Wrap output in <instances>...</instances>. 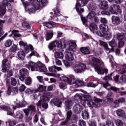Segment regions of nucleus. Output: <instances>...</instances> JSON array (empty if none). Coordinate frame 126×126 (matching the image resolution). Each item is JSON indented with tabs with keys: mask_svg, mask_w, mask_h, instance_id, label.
<instances>
[{
	"mask_svg": "<svg viewBox=\"0 0 126 126\" xmlns=\"http://www.w3.org/2000/svg\"><path fill=\"white\" fill-rule=\"evenodd\" d=\"M71 115H72V111L71 110L68 111L66 113V119L69 121L71 118Z\"/></svg>",
	"mask_w": 126,
	"mask_h": 126,
	"instance_id": "obj_58",
	"label": "nucleus"
},
{
	"mask_svg": "<svg viewBox=\"0 0 126 126\" xmlns=\"http://www.w3.org/2000/svg\"><path fill=\"white\" fill-rule=\"evenodd\" d=\"M110 90H112V91H114V92H117L119 94L120 96H125V95H126V91L123 92V91L125 90L124 89V88H117L116 87L113 86L109 88Z\"/></svg>",
	"mask_w": 126,
	"mask_h": 126,
	"instance_id": "obj_10",
	"label": "nucleus"
},
{
	"mask_svg": "<svg viewBox=\"0 0 126 126\" xmlns=\"http://www.w3.org/2000/svg\"><path fill=\"white\" fill-rule=\"evenodd\" d=\"M82 98L83 95L78 94H76L74 96L75 100H77V101H78V100H82Z\"/></svg>",
	"mask_w": 126,
	"mask_h": 126,
	"instance_id": "obj_57",
	"label": "nucleus"
},
{
	"mask_svg": "<svg viewBox=\"0 0 126 126\" xmlns=\"http://www.w3.org/2000/svg\"><path fill=\"white\" fill-rule=\"evenodd\" d=\"M100 22L104 25H107L108 24V21H107V19L105 18H101L100 19Z\"/></svg>",
	"mask_w": 126,
	"mask_h": 126,
	"instance_id": "obj_62",
	"label": "nucleus"
},
{
	"mask_svg": "<svg viewBox=\"0 0 126 126\" xmlns=\"http://www.w3.org/2000/svg\"><path fill=\"white\" fill-rule=\"evenodd\" d=\"M73 69L76 73H81L86 69V65L84 63H79L74 65Z\"/></svg>",
	"mask_w": 126,
	"mask_h": 126,
	"instance_id": "obj_6",
	"label": "nucleus"
},
{
	"mask_svg": "<svg viewBox=\"0 0 126 126\" xmlns=\"http://www.w3.org/2000/svg\"><path fill=\"white\" fill-rule=\"evenodd\" d=\"M78 124L79 126H86V122L83 120H80Z\"/></svg>",
	"mask_w": 126,
	"mask_h": 126,
	"instance_id": "obj_59",
	"label": "nucleus"
},
{
	"mask_svg": "<svg viewBox=\"0 0 126 126\" xmlns=\"http://www.w3.org/2000/svg\"><path fill=\"white\" fill-rule=\"evenodd\" d=\"M81 1V3L77 2L75 5V8L76 9V11L78 12V14L80 15L81 16V19L83 22V24L84 25H86L87 26V20L86 19V18L83 17V15H82V13L84 12V9L81 8V6L83 7V6H85L86 4L88 3V2L89 1V0H80Z\"/></svg>",
	"mask_w": 126,
	"mask_h": 126,
	"instance_id": "obj_2",
	"label": "nucleus"
},
{
	"mask_svg": "<svg viewBox=\"0 0 126 126\" xmlns=\"http://www.w3.org/2000/svg\"><path fill=\"white\" fill-rule=\"evenodd\" d=\"M64 106L65 110L69 111L72 108V106H73V102L70 99H66L64 101Z\"/></svg>",
	"mask_w": 126,
	"mask_h": 126,
	"instance_id": "obj_18",
	"label": "nucleus"
},
{
	"mask_svg": "<svg viewBox=\"0 0 126 126\" xmlns=\"http://www.w3.org/2000/svg\"><path fill=\"white\" fill-rule=\"evenodd\" d=\"M99 29L102 31L103 34L108 31L109 28L108 25L104 24H101L99 25Z\"/></svg>",
	"mask_w": 126,
	"mask_h": 126,
	"instance_id": "obj_36",
	"label": "nucleus"
},
{
	"mask_svg": "<svg viewBox=\"0 0 126 126\" xmlns=\"http://www.w3.org/2000/svg\"><path fill=\"white\" fill-rule=\"evenodd\" d=\"M16 84H17V80L14 77L11 78V85L12 86H16Z\"/></svg>",
	"mask_w": 126,
	"mask_h": 126,
	"instance_id": "obj_52",
	"label": "nucleus"
},
{
	"mask_svg": "<svg viewBox=\"0 0 126 126\" xmlns=\"http://www.w3.org/2000/svg\"><path fill=\"white\" fill-rule=\"evenodd\" d=\"M12 45V41L10 39H8L4 43V46L5 47H10Z\"/></svg>",
	"mask_w": 126,
	"mask_h": 126,
	"instance_id": "obj_54",
	"label": "nucleus"
},
{
	"mask_svg": "<svg viewBox=\"0 0 126 126\" xmlns=\"http://www.w3.org/2000/svg\"><path fill=\"white\" fill-rule=\"evenodd\" d=\"M116 114L119 117H123L125 116L126 112L124 110L119 109L116 111Z\"/></svg>",
	"mask_w": 126,
	"mask_h": 126,
	"instance_id": "obj_44",
	"label": "nucleus"
},
{
	"mask_svg": "<svg viewBox=\"0 0 126 126\" xmlns=\"http://www.w3.org/2000/svg\"><path fill=\"white\" fill-rule=\"evenodd\" d=\"M25 80V83L27 85H31L32 83V79L30 77H26Z\"/></svg>",
	"mask_w": 126,
	"mask_h": 126,
	"instance_id": "obj_48",
	"label": "nucleus"
},
{
	"mask_svg": "<svg viewBox=\"0 0 126 126\" xmlns=\"http://www.w3.org/2000/svg\"><path fill=\"white\" fill-rule=\"evenodd\" d=\"M5 23V21L0 20V37H1L3 34H4V32L2 30L3 26H2L4 23Z\"/></svg>",
	"mask_w": 126,
	"mask_h": 126,
	"instance_id": "obj_43",
	"label": "nucleus"
},
{
	"mask_svg": "<svg viewBox=\"0 0 126 126\" xmlns=\"http://www.w3.org/2000/svg\"><path fill=\"white\" fill-rule=\"evenodd\" d=\"M112 76H113L114 78V80L115 81H116V82H119V79H120V75H116L115 76V72H112L109 75L106 76L104 78V80H112L113 79H112Z\"/></svg>",
	"mask_w": 126,
	"mask_h": 126,
	"instance_id": "obj_14",
	"label": "nucleus"
},
{
	"mask_svg": "<svg viewBox=\"0 0 126 126\" xmlns=\"http://www.w3.org/2000/svg\"><path fill=\"white\" fill-rule=\"evenodd\" d=\"M82 117L84 120H88L90 118L89 112L87 110H83L82 112Z\"/></svg>",
	"mask_w": 126,
	"mask_h": 126,
	"instance_id": "obj_32",
	"label": "nucleus"
},
{
	"mask_svg": "<svg viewBox=\"0 0 126 126\" xmlns=\"http://www.w3.org/2000/svg\"><path fill=\"white\" fill-rule=\"evenodd\" d=\"M19 44L20 46H21V47H24V50L25 51L26 53H29L30 49L29 48V46H28L27 43L23 42V41H20L19 42Z\"/></svg>",
	"mask_w": 126,
	"mask_h": 126,
	"instance_id": "obj_26",
	"label": "nucleus"
},
{
	"mask_svg": "<svg viewBox=\"0 0 126 126\" xmlns=\"http://www.w3.org/2000/svg\"><path fill=\"white\" fill-rule=\"evenodd\" d=\"M43 25H44V26H45L47 28L51 29L54 28V26L56 25V23L54 22H44L43 23Z\"/></svg>",
	"mask_w": 126,
	"mask_h": 126,
	"instance_id": "obj_30",
	"label": "nucleus"
},
{
	"mask_svg": "<svg viewBox=\"0 0 126 126\" xmlns=\"http://www.w3.org/2000/svg\"><path fill=\"white\" fill-rule=\"evenodd\" d=\"M24 117V115H23V112L20 110L17 111L16 114H14V118H15V119H19L20 120L23 119Z\"/></svg>",
	"mask_w": 126,
	"mask_h": 126,
	"instance_id": "obj_31",
	"label": "nucleus"
},
{
	"mask_svg": "<svg viewBox=\"0 0 126 126\" xmlns=\"http://www.w3.org/2000/svg\"><path fill=\"white\" fill-rule=\"evenodd\" d=\"M60 76V79L62 81H65L67 82L68 84H71V80H70L69 78L65 77L64 75H59Z\"/></svg>",
	"mask_w": 126,
	"mask_h": 126,
	"instance_id": "obj_35",
	"label": "nucleus"
},
{
	"mask_svg": "<svg viewBox=\"0 0 126 126\" xmlns=\"http://www.w3.org/2000/svg\"><path fill=\"white\" fill-rule=\"evenodd\" d=\"M54 36V32H47L45 35V37L46 41H49Z\"/></svg>",
	"mask_w": 126,
	"mask_h": 126,
	"instance_id": "obj_38",
	"label": "nucleus"
},
{
	"mask_svg": "<svg viewBox=\"0 0 126 126\" xmlns=\"http://www.w3.org/2000/svg\"><path fill=\"white\" fill-rule=\"evenodd\" d=\"M104 102H106L107 104H111L114 102V98L113 97H106L104 100Z\"/></svg>",
	"mask_w": 126,
	"mask_h": 126,
	"instance_id": "obj_55",
	"label": "nucleus"
},
{
	"mask_svg": "<svg viewBox=\"0 0 126 126\" xmlns=\"http://www.w3.org/2000/svg\"><path fill=\"white\" fill-rule=\"evenodd\" d=\"M117 38L118 40H123L125 39V34L122 33H118L116 35Z\"/></svg>",
	"mask_w": 126,
	"mask_h": 126,
	"instance_id": "obj_56",
	"label": "nucleus"
},
{
	"mask_svg": "<svg viewBox=\"0 0 126 126\" xmlns=\"http://www.w3.org/2000/svg\"><path fill=\"white\" fill-rule=\"evenodd\" d=\"M77 120H78V117H77V115H73L71 116V118L69 120V124L76 123Z\"/></svg>",
	"mask_w": 126,
	"mask_h": 126,
	"instance_id": "obj_42",
	"label": "nucleus"
},
{
	"mask_svg": "<svg viewBox=\"0 0 126 126\" xmlns=\"http://www.w3.org/2000/svg\"><path fill=\"white\" fill-rule=\"evenodd\" d=\"M67 54L65 55V59L69 62H71L73 60H74L73 58V53L66 52Z\"/></svg>",
	"mask_w": 126,
	"mask_h": 126,
	"instance_id": "obj_34",
	"label": "nucleus"
},
{
	"mask_svg": "<svg viewBox=\"0 0 126 126\" xmlns=\"http://www.w3.org/2000/svg\"><path fill=\"white\" fill-rule=\"evenodd\" d=\"M50 103L55 105V106H57L58 108H61V105L62 104V101L57 97L53 98L51 99Z\"/></svg>",
	"mask_w": 126,
	"mask_h": 126,
	"instance_id": "obj_21",
	"label": "nucleus"
},
{
	"mask_svg": "<svg viewBox=\"0 0 126 126\" xmlns=\"http://www.w3.org/2000/svg\"><path fill=\"white\" fill-rule=\"evenodd\" d=\"M114 122L111 120H107L105 123H100L99 126H114Z\"/></svg>",
	"mask_w": 126,
	"mask_h": 126,
	"instance_id": "obj_33",
	"label": "nucleus"
},
{
	"mask_svg": "<svg viewBox=\"0 0 126 126\" xmlns=\"http://www.w3.org/2000/svg\"><path fill=\"white\" fill-rule=\"evenodd\" d=\"M18 57L20 59V60H22L23 61L25 58V53H24V51H20L18 52Z\"/></svg>",
	"mask_w": 126,
	"mask_h": 126,
	"instance_id": "obj_46",
	"label": "nucleus"
},
{
	"mask_svg": "<svg viewBox=\"0 0 126 126\" xmlns=\"http://www.w3.org/2000/svg\"><path fill=\"white\" fill-rule=\"evenodd\" d=\"M50 72L51 73H57V71H60V70H63V69L61 68V67H58L56 66H50L48 68Z\"/></svg>",
	"mask_w": 126,
	"mask_h": 126,
	"instance_id": "obj_25",
	"label": "nucleus"
},
{
	"mask_svg": "<svg viewBox=\"0 0 126 126\" xmlns=\"http://www.w3.org/2000/svg\"><path fill=\"white\" fill-rule=\"evenodd\" d=\"M120 80H122L123 83H126V75L125 74H123L120 78Z\"/></svg>",
	"mask_w": 126,
	"mask_h": 126,
	"instance_id": "obj_60",
	"label": "nucleus"
},
{
	"mask_svg": "<svg viewBox=\"0 0 126 126\" xmlns=\"http://www.w3.org/2000/svg\"><path fill=\"white\" fill-rule=\"evenodd\" d=\"M89 63L92 67H94L95 70H97L98 74L108 73V69L104 68V66H105L104 62L100 59L96 57H92V60L89 61Z\"/></svg>",
	"mask_w": 126,
	"mask_h": 126,
	"instance_id": "obj_1",
	"label": "nucleus"
},
{
	"mask_svg": "<svg viewBox=\"0 0 126 126\" xmlns=\"http://www.w3.org/2000/svg\"><path fill=\"white\" fill-rule=\"evenodd\" d=\"M23 112L26 117H28L29 114L32 115L33 113H36V106L33 104H31L28 107L27 109H24Z\"/></svg>",
	"mask_w": 126,
	"mask_h": 126,
	"instance_id": "obj_8",
	"label": "nucleus"
},
{
	"mask_svg": "<svg viewBox=\"0 0 126 126\" xmlns=\"http://www.w3.org/2000/svg\"><path fill=\"white\" fill-rule=\"evenodd\" d=\"M14 103L16 105H12L13 109L14 110H15L17 108H22L23 107H25L26 105H28V103H27V102L25 100H23L21 103L16 102H15Z\"/></svg>",
	"mask_w": 126,
	"mask_h": 126,
	"instance_id": "obj_20",
	"label": "nucleus"
},
{
	"mask_svg": "<svg viewBox=\"0 0 126 126\" xmlns=\"http://www.w3.org/2000/svg\"><path fill=\"white\" fill-rule=\"evenodd\" d=\"M3 59L2 61V72H6L10 68V61L3 55Z\"/></svg>",
	"mask_w": 126,
	"mask_h": 126,
	"instance_id": "obj_5",
	"label": "nucleus"
},
{
	"mask_svg": "<svg viewBox=\"0 0 126 126\" xmlns=\"http://www.w3.org/2000/svg\"><path fill=\"white\" fill-rule=\"evenodd\" d=\"M82 100L87 101V104L88 107L93 108H99L101 106L102 103V99L94 97V100H91V96L89 95H83Z\"/></svg>",
	"mask_w": 126,
	"mask_h": 126,
	"instance_id": "obj_3",
	"label": "nucleus"
},
{
	"mask_svg": "<svg viewBox=\"0 0 126 126\" xmlns=\"http://www.w3.org/2000/svg\"><path fill=\"white\" fill-rule=\"evenodd\" d=\"M99 7L101 9H108L109 8V4H108V1L105 0L101 2Z\"/></svg>",
	"mask_w": 126,
	"mask_h": 126,
	"instance_id": "obj_37",
	"label": "nucleus"
},
{
	"mask_svg": "<svg viewBox=\"0 0 126 126\" xmlns=\"http://www.w3.org/2000/svg\"><path fill=\"white\" fill-rule=\"evenodd\" d=\"M88 87H96V86H97L98 83H95V82H90L87 84Z\"/></svg>",
	"mask_w": 126,
	"mask_h": 126,
	"instance_id": "obj_53",
	"label": "nucleus"
},
{
	"mask_svg": "<svg viewBox=\"0 0 126 126\" xmlns=\"http://www.w3.org/2000/svg\"><path fill=\"white\" fill-rule=\"evenodd\" d=\"M19 79L21 81H24L26 78V75L28 74V70L26 68H22L19 71Z\"/></svg>",
	"mask_w": 126,
	"mask_h": 126,
	"instance_id": "obj_11",
	"label": "nucleus"
},
{
	"mask_svg": "<svg viewBox=\"0 0 126 126\" xmlns=\"http://www.w3.org/2000/svg\"><path fill=\"white\" fill-rule=\"evenodd\" d=\"M99 45H100V46H102L106 51H110V48H109L108 44L106 42L99 40Z\"/></svg>",
	"mask_w": 126,
	"mask_h": 126,
	"instance_id": "obj_41",
	"label": "nucleus"
},
{
	"mask_svg": "<svg viewBox=\"0 0 126 126\" xmlns=\"http://www.w3.org/2000/svg\"><path fill=\"white\" fill-rule=\"evenodd\" d=\"M109 45L110 46V47H112L113 48H115L118 46V44H117L116 40H115V39H113L111 41H109Z\"/></svg>",
	"mask_w": 126,
	"mask_h": 126,
	"instance_id": "obj_50",
	"label": "nucleus"
},
{
	"mask_svg": "<svg viewBox=\"0 0 126 126\" xmlns=\"http://www.w3.org/2000/svg\"><path fill=\"white\" fill-rule=\"evenodd\" d=\"M19 31L14 30L11 32V34L9 35V37H13V38H19L21 37V34H19Z\"/></svg>",
	"mask_w": 126,
	"mask_h": 126,
	"instance_id": "obj_28",
	"label": "nucleus"
},
{
	"mask_svg": "<svg viewBox=\"0 0 126 126\" xmlns=\"http://www.w3.org/2000/svg\"><path fill=\"white\" fill-rule=\"evenodd\" d=\"M118 10H120V6L115 4L111 5L110 9H109L110 14H116V13L118 12Z\"/></svg>",
	"mask_w": 126,
	"mask_h": 126,
	"instance_id": "obj_15",
	"label": "nucleus"
},
{
	"mask_svg": "<svg viewBox=\"0 0 126 126\" xmlns=\"http://www.w3.org/2000/svg\"><path fill=\"white\" fill-rule=\"evenodd\" d=\"M48 101H49V97L46 96V94H44L41 99H40L38 102L36 103L37 110L38 107L41 108V107H42V103H47Z\"/></svg>",
	"mask_w": 126,
	"mask_h": 126,
	"instance_id": "obj_13",
	"label": "nucleus"
},
{
	"mask_svg": "<svg viewBox=\"0 0 126 126\" xmlns=\"http://www.w3.org/2000/svg\"><path fill=\"white\" fill-rule=\"evenodd\" d=\"M103 35L104 37H106L107 40H110L112 37V32L110 31L105 32L103 33Z\"/></svg>",
	"mask_w": 126,
	"mask_h": 126,
	"instance_id": "obj_45",
	"label": "nucleus"
},
{
	"mask_svg": "<svg viewBox=\"0 0 126 126\" xmlns=\"http://www.w3.org/2000/svg\"><path fill=\"white\" fill-rule=\"evenodd\" d=\"M0 109L3 110V111H6L7 115L8 116H11V117H13L14 118V113L11 112V108L10 107H8L6 105H3L0 106Z\"/></svg>",
	"mask_w": 126,
	"mask_h": 126,
	"instance_id": "obj_17",
	"label": "nucleus"
},
{
	"mask_svg": "<svg viewBox=\"0 0 126 126\" xmlns=\"http://www.w3.org/2000/svg\"><path fill=\"white\" fill-rule=\"evenodd\" d=\"M90 11L91 12L87 15V18H89V19H91V18H93L94 17H95V15H96V12L93 11Z\"/></svg>",
	"mask_w": 126,
	"mask_h": 126,
	"instance_id": "obj_49",
	"label": "nucleus"
},
{
	"mask_svg": "<svg viewBox=\"0 0 126 126\" xmlns=\"http://www.w3.org/2000/svg\"><path fill=\"white\" fill-rule=\"evenodd\" d=\"M40 62H38L35 63L32 61H30L28 64L26 65V67H28V68H30L31 67L32 71H37L38 70Z\"/></svg>",
	"mask_w": 126,
	"mask_h": 126,
	"instance_id": "obj_7",
	"label": "nucleus"
},
{
	"mask_svg": "<svg viewBox=\"0 0 126 126\" xmlns=\"http://www.w3.org/2000/svg\"><path fill=\"white\" fill-rule=\"evenodd\" d=\"M76 51V43L74 42H72L69 47L67 48L66 53H74Z\"/></svg>",
	"mask_w": 126,
	"mask_h": 126,
	"instance_id": "obj_19",
	"label": "nucleus"
},
{
	"mask_svg": "<svg viewBox=\"0 0 126 126\" xmlns=\"http://www.w3.org/2000/svg\"><path fill=\"white\" fill-rule=\"evenodd\" d=\"M117 71H118V73L120 74H125L126 73V71L125 69H123V68H121L120 69H117Z\"/></svg>",
	"mask_w": 126,
	"mask_h": 126,
	"instance_id": "obj_63",
	"label": "nucleus"
},
{
	"mask_svg": "<svg viewBox=\"0 0 126 126\" xmlns=\"http://www.w3.org/2000/svg\"><path fill=\"white\" fill-rule=\"evenodd\" d=\"M111 20L112 24L115 26H117L121 24V19L118 16H112Z\"/></svg>",
	"mask_w": 126,
	"mask_h": 126,
	"instance_id": "obj_22",
	"label": "nucleus"
},
{
	"mask_svg": "<svg viewBox=\"0 0 126 126\" xmlns=\"http://www.w3.org/2000/svg\"><path fill=\"white\" fill-rule=\"evenodd\" d=\"M115 124L117 126H124L126 125L123 121L120 119L115 120Z\"/></svg>",
	"mask_w": 126,
	"mask_h": 126,
	"instance_id": "obj_47",
	"label": "nucleus"
},
{
	"mask_svg": "<svg viewBox=\"0 0 126 126\" xmlns=\"http://www.w3.org/2000/svg\"><path fill=\"white\" fill-rule=\"evenodd\" d=\"M73 112L74 114H80L83 108H82V106H81L79 104H75L72 108Z\"/></svg>",
	"mask_w": 126,
	"mask_h": 126,
	"instance_id": "obj_12",
	"label": "nucleus"
},
{
	"mask_svg": "<svg viewBox=\"0 0 126 126\" xmlns=\"http://www.w3.org/2000/svg\"><path fill=\"white\" fill-rule=\"evenodd\" d=\"M46 3L47 1L46 0H42L40 1L38 0L34 5L35 9L33 8L29 9V13L30 14H31V13H35V11H36V10H38L39 9H41V8H43V7L45 6Z\"/></svg>",
	"mask_w": 126,
	"mask_h": 126,
	"instance_id": "obj_4",
	"label": "nucleus"
},
{
	"mask_svg": "<svg viewBox=\"0 0 126 126\" xmlns=\"http://www.w3.org/2000/svg\"><path fill=\"white\" fill-rule=\"evenodd\" d=\"M101 14H102V15H109V16H110L111 15V13H110L109 10H108V11H106V10H103V11H101Z\"/></svg>",
	"mask_w": 126,
	"mask_h": 126,
	"instance_id": "obj_61",
	"label": "nucleus"
},
{
	"mask_svg": "<svg viewBox=\"0 0 126 126\" xmlns=\"http://www.w3.org/2000/svg\"><path fill=\"white\" fill-rule=\"evenodd\" d=\"M38 70L41 72H47V71H48V69H47L45 64L40 62L38 66Z\"/></svg>",
	"mask_w": 126,
	"mask_h": 126,
	"instance_id": "obj_29",
	"label": "nucleus"
},
{
	"mask_svg": "<svg viewBox=\"0 0 126 126\" xmlns=\"http://www.w3.org/2000/svg\"><path fill=\"white\" fill-rule=\"evenodd\" d=\"M8 4L7 0H3V2H0V16L2 17L6 12V5Z\"/></svg>",
	"mask_w": 126,
	"mask_h": 126,
	"instance_id": "obj_9",
	"label": "nucleus"
},
{
	"mask_svg": "<svg viewBox=\"0 0 126 126\" xmlns=\"http://www.w3.org/2000/svg\"><path fill=\"white\" fill-rule=\"evenodd\" d=\"M76 87H80L81 86H84V82L80 80H75L74 82Z\"/></svg>",
	"mask_w": 126,
	"mask_h": 126,
	"instance_id": "obj_39",
	"label": "nucleus"
},
{
	"mask_svg": "<svg viewBox=\"0 0 126 126\" xmlns=\"http://www.w3.org/2000/svg\"><path fill=\"white\" fill-rule=\"evenodd\" d=\"M55 57L56 59L63 60V53L61 52H56L55 53Z\"/></svg>",
	"mask_w": 126,
	"mask_h": 126,
	"instance_id": "obj_40",
	"label": "nucleus"
},
{
	"mask_svg": "<svg viewBox=\"0 0 126 126\" xmlns=\"http://www.w3.org/2000/svg\"><path fill=\"white\" fill-rule=\"evenodd\" d=\"M88 9L89 11H94L97 12V11H98L97 4L93 1L90 2L88 5Z\"/></svg>",
	"mask_w": 126,
	"mask_h": 126,
	"instance_id": "obj_16",
	"label": "nucleus"
},
{
	"mask_svg": "<svg viewBox=\"0 0 126 126\" xmlns=\"http://www.w3.org/2000/svg\"><path fill=\"white\" fill-rule=\"evenodd\" d=\"M86 24L87 26L84 25L85 26H86V27H89V29L91 30V31H92V32H93V33H95L96 31L98 30V27L95 23H91L90 26H88L87 20Z\"/></svg>",
	"mask_w": 126,
	"mask_h": 126,
	"instance_id": "obj_23",
	"label": "nucleus"
},
{
	"mask_svg": "<svg viewBox=\"0 0 126 126\" xmlns=\"http://www.w3.org/2000/svg\"><path fill=\"white\" fill-rule=\"evenodd\" d=\"M8 124L10 126H15V125H16V122H15L14 120H9L8 121Z\"/></svg>",
	"mask_w": 126,
	"mask_h": 126,
	"instance_id": "obj_64",
	"label": "nucleus"
},
{
	"mask_svg": "<svg viewBox=\"0 0 126 126\" xmlns=\"http://www.w3.org/2000/svg\"><path fill=\"white\" fill-rule=\"evenodd\" d=\"M60 46V42L59 41L55 40L51 42L49 45H48V48L50 51H52L54 48L56 47H59Z\"/></svg>",
	"mask_w": 126,
	"mask_h": 126,
	"instance_id": "obj_24",
	"label": "nucleus"
},
{
	"mask_svg": "<svg viewBox=\"0 0 126 126\" xmlns=\"http://www.w3.org/2000/svg\"><path fill=\"white\" fill-rule=\"evenodd\" d=\"M80 51L84 55H89L91 53V49L89 47H81Z\"/></svg>",
	"mask_w": 126,
	"mask_h": 126,
	"instance_id": "obj_27",
	"label": "nucleus"
},
{
	"mask_svg": "<svg viewBox=\"0 0 126 126\" xmlns=\"http://www.w3.org/2000/svg\"><path fill=\"white\" fill-rule=\"evenodd\" d=\"M22 27L23 28H25V29H30L31 28V27L30 26V25L27 22L24 21L22 24Z\"/></svg>",
	"mask_w": 126,
	"mask_h": 126,
	"instance_id": "obj_51",
	"label": "nucleus"
}]
</instances>
